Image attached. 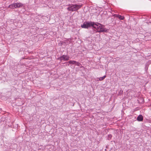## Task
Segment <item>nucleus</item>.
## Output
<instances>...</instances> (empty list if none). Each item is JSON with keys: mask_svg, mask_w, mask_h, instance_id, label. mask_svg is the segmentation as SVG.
Masks as SVG:
<instances>
[{"mask_svg": "<svg viewBox=\"0 0 151 151\" xmlns=\"http://www.w3.org/2000/svg\"><path fill=\"white\" fill-rule=\"evenodd\" d=\"M70 57L69 56L63 55L61 57H60L58 59H59L61 61L63 60H64L65 61H67L69 59Z\"/></svg>", "mask_w": 151, "mask_h": 151, "instance_id": "obj_4", "label": "nucleus"}, {"mask_svg": "<svg viewBox=\"0 0 151 151\" xmlns=\"http://www.w3.org/2000/svg\"><path fill=\"white\" fill-rule=\"evenodd\" d=\"M16 8L22 7L23 6V4L21 3H14Z\"/></svg>", "mask_w": 151, "mask_h": 151, "instance_id": "obj_5", "label": "nucleus"}, {"mask_svg": "<svg viewBox=\"0 0 151 151\" xmlns=\"http://www.w3.org/2000/svg\"><path fill=\"white\" fill-rule=\"evenodd\" d=\"M68 63L70 64H75V63H76V61L74 60H70L69 61Z\"/></svg>", "mask_w": 151, "mask_h": 151, "instance_id": "obj_9", "label": "nucleus"}, {"mask_svg": "<svg viewBox=\"0 0 151 151\" xmlns=\"http://www.w3.org/2000/svg\"><path fill=\"white\" fill-rule=\"evenodd\" d=\"M106 76H104L102 77H100L99 78V80L100 81H102L106 78Z\"/></svg>", "mask_w": 151, "mask_h": 151, "instance_id": "obj_10", "label": "nucleus"}, {"mask_svg": "<svg viewBox=\"0 0 151 151\" xmlns=\"http://www.w3.org/2000/svg\"><path fill=\"white\" fill-rule=\"evenodd\" d=\"M93 24H94V22H84L83 24L81 26V27L82 28H88L91 26L93 27Z\"/></svg>", "mask_w": 151, "mask_h": 151, "instance_id": "obj_3", "label": "nucleus"}, {"mask_svg": "<svg viewBox=\"0 0 151 151\" xmlns=\"http://www.w3.org/2000/svg\"><path fill=\"white\" fill-rule=\"evenodd\" d=\"M137 120L139 121H142L143 120V116L142 115H140L137 117Z\"/></svg>", "mask_w": 151, "mask_h": 151, "instance_id": "obj_6", "label": "nucleus"}, {"mask_svg": "<svg viewBox=\"0 0 151 151\" xmlns=\"http://www.w3.org/2000/svg\"><path fill=\"white\" fill-rule=\"evenodd\" d=\"M9 7L11 9H14V8H16L14 3L10 5L9 6Z\"/></svg>", "mask_w": 151, "mask_h": 151, "instance_id": "obj_8", "label": "nucleus"}, {"mask_svg": "<svg viewBox=\"0 0 151 151\" xmlns=\"http://www.w3.org/2000/svg\"><path fill=\"white\" fill-rule=\"evenodd\" d=\"M114 16L116 17H118L119 19H120V20H123L124 18V17L122 16L119 15L115 14Z\"/></svg>", "mask_w": 151, "mask_h": 151, "instance_id": "obj_7", "label": "nucleus"}, {"mask_svg": "<svg viewBox=\"0 0 151 151\" xmlns=\"http://www.w3.org/2000/svg\"><path fill=\"white\" fill-rule=\"evenodd\" d=\"M75 64L77 66H80V65H81V64L79 62H76V63H75Z\"/></svg>", "mask_w": 151, "mask_h": 151, "instance_id": "obj_11", "label": "nucleus"}, {"mask_svg": "<svg viewBox=\"0 0 151 151\" xmlns=\"http://www.w3.org/2000/svg\"><path fill=\"white\" fill-rule=\"evenodd\" d=\"M93 27L96 30V31L99 32H105L106 30L104 28V26L98 23H95L94 22Z\"/></svg>", "mask_w": 151, "mask_h": 151, "instance_id": "obj_1", "label": "nucleus"}, {"mask_svg": "<svg viewBox=\"0 0 151 151\" xmlns=\"http://www.w3.org/2000/svg\"><path fill=\"white\" fill-rule=\"evenodd\" d=\"M82 5H77L76 4L72 5L70 6L67 9L69 11H76L78 9L81 8Z\"/></svg>", "mask_w": 151, "mask_h": 151, "instance_id": "obj_2", "label": "nucleus"}]
</instances>
